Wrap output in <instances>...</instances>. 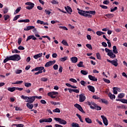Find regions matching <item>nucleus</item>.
<instances>
[{
    "instance_id": "1",
    "label": "nucleus",
    "mask_w": 127,
    "mask_h": 127,
    "mask_svg": "<svg viewBox=\"0 0 127 127\" xmlns=\"http://www.w3.org/2000/svg\"><path fill=\"white\" fill-rule=\"evenodd\" d=\"M105 52L107 53V55L110 57V58H116V56L115 54H118L119 52H118V49H117V46H114L113 47V51L106 48Z\"/></svg>"
},
{
    "instance_id": "2",
    "label": "nucleus",
    "mask_w": 127,
    "mask_h": 127,
    "mask_svg": "<svg viewBox=\"0 0 127 127\" xmlns=\"http://www.w3.org/2000/svg\"><path fill=\"white\" fill-rule=\"evenodd\" d=\"M21 59L20 56L18 54H15L12 56H7L6 58H5L3 60V63H6L7 61H19Z\"/></svg>"
},
{
    "instance_id": "3",
    "label": "nucleus",
    "mask_w": 127,
    "mask_h": 127,
    "mask_svg": "<svg viewBox=\"0 0 127 127\" xmlns=\"http://www.w3.org/2000/svg\"><path fill=\"white\" fill-rule=\"evenodd\" d=\"M21 98L23 100H27L26 102L27 103H30V104H32L34 101H35V96H25L24 95H21Z\"/></svg>"
},
{
    "instance_id": "4",
    "label": "nucleus",
    "mask_w": 127,
    "mask_h": 127,
    "mask_svg": "<svg viewBox=\"0 0 127 127\" xmlns=\"http://www.w3.org/2000/svg\"><path fill=\"white\" fill-rule=\"evenodd\" d=\"M78 12L80 15H82V16H85V17H92V15L88 14L87 12H84V11H87L83 10H81V9L77 8Z\"/></svg>"
},
{
    "instance_id": "5",
    "label": "nucleus",
    "mask_w": 127,
    "mask_h": 127,
    "mask_svg": "<svg viewBox=\"0 0 127 127\" xmlns=\"http://www.w3.org/2000/svg\"><path fill=\"white\" fill-rule=\"evenodd\" d=\"M58 92L52 91L48 93V96L49 97H50V98H51L52 99H55V98H56V96H55V95H58Z\"/></svg>"
},
{
    "instance_id": "6",
    "label": "nucleus",
    "mask_w": 127,
    "mask_h": 127,
    "mask_svg": "<svg viewBox=\"0 0 127 127\" xmlns=\"http://www.w3.org/2000/svg\"><path fill=\"white\" fill-rule=\"evenodd\" d=\"M54 120L55 121H56V122H58L60 125H66L67 124V122L66 121L62 119L61 118H55Z\"/></svg>"
},
{
    "instance_id": "7",
    "label": "nucleus",
    "mask_w": 127,
    "mask_h": 127,
    "mask_svg": "<svg viewBox=\"0 0 127 127\" xmlns=\"http://www.w3.org/2000/svg\"><path fill=\"white\" fill-rule=\"evenodd\" d=\"M26 5H28L26 7L27 9H32L34 7V3L31 2H27L25 3Z\"/></svg>"
},
{
    "instance_id": "8",
    "label": "nucleus",
    "mask_w": 127,
    "mask_h": 127,
    "mask_svg": "<svg viewBox=\"0 0 127 127\" xmlns=\"http://www.w3.org/2000/svg\"><path fill=\"white\" fill-rule=\"evenodd\" d=\"M107 62H109V63H111V64H112V65H114V66H115V67H117V66L119 65V63H118V59L113 61L107 59Z\"/></svg>"
},
{
    "instance_id": "9",
    "label": "nucleus",
    "mask_w": 127,
    "mask_h": 127,
    "mask_svg": "<svg viewBox=\"0 0 127 127\" xmlns=\"http://www.w3.org/2000/svg\"><path fill=\"white\" fill-rule=\"evenodd\" d=\"M56 63V61L54 60L53 61H49L45 65V67H50V66H52V65H54Z\"/></svg>"
},
{
    "instance_id": "10",
    "label": "nucleus",
    "mask_w": 127,
    "mask_h": 127,
    "mask_svg": "<svg viewBox=\"0 0 127 127\" xmlns=\"http://www.w3.org/2000/svg\"><path fill=\"white\" fill-rule=\"evenodd\" d=\"M74 107L76 108L77 110H79L80 112H81L83 114H85V111H84V110H83V108H82L81 105H80V104H74Z\"/></svg>"
},
{
    "instance_id": "11",
    "label": "nucleus",
    "mask_w": 127,
    "mask_h": 127,
    "mask_svg": "<svg viewBox=\"0 0 127 127\" xmlns=\"http://www.w3.org/2000/svg\"><path fill=\"white\" fill-rule=\"evenodd\" d=\"M87 105H88V106H90V109H92V110H94L95 109V107L93 106H95L96 105V103H95L94 102L91 101H87L86 102Z\"/></svg>"
},
{
    "instance_id": "12",
    "label": "nucleus",
    "mask_w": 127,
    "mask_h": 127,
    "mask_svg": "<svg viewBox=\"0 0 127 127\" xmlns=\"http://www.w3.org/2000/svg\"><path fill=\"white\" fill-rule=\"evenodd\" d=\"M79 102L80 103H83L86 100V96L84 94H81L79 95Z\"/></svg>"
},
{
    "instance_id": "13",
    "label": "nucleus",
    "mask_w": 127,
    "mask_h": 127,
    "mask_svg": "<svg viewBox=\"0 0 127 127\" xmlns=\"http://www.w3.org/2000/svg\"><path fill=\"white\" fill-rule=\"evenodd\" d=\"M101 118L103 120V124L105 126H108V125H109V123L108 122V119H107V118H106L104 115H101Z\"/></svg>"
},
{
    "instance_id": "14",
    "label": "nucleus",
    "mask_w": 127,
    "mask_h": 127,
    "mask_svg": "<svg viewBox=\"0 0 127 127\" xmlns=\"http://www.w3.org/2000/svg\"><path fill=\"white\" fill-rule=\"evenodd\" d=\"M64 8L66 11H67V13H69V14H71V13L73 12V10L72 9V8H71V7L69 6H67L66 7L65 6Z\"/></svg>"
},
{
    "instance_id": "15",
    "label": "nucleus",
    "mask_w": 127,
    "mask_h": 127,
    "mask_svg": "<svg viewBox=\"0 0 127 127\" xmlns=\"http://www.w3.org/2000/svg\"><path fill=\"white\" fill-rule=\"evenodd\" d=\"M42 70H44V67L43 66H39L32 69L31 72H34V71H40Z\"/></svg>"
},
{
    "instance_id": "16",
    "label": "nucleus",
    "mask_w": 127,
    "mask_h": 127,
    "mask_svg": "<svg viewBox=\"0 0 127 127\" xmlns=\"http://www.w3.org/2000/svg\"><path fill=\"white\" fill-rule=\"evenodd\" d=\"M88 78L90 81H93L94 82H97L98 81V79L95 77V76L89 75Z\"/></svg>"
},
{
    "instance_id": "17",
    "label": "nucleus",
    "mask_w": 127,
    "mask_h": 127,
    "mask_svg": "<svg viewBox=\"0 0 127 127\" xmlns=\"http://www.w3.org/2000/svg\"><path fill=\"white\" fill-rule=\"evenodd\" d=\"M70 61L73 64L77 63V62H78V58L76 57H72L70 58Z\"/></svg>"
},
{
    "instance_id": "18",
    "label": "nucleus",
    "mask_w": 127,
    "mask_h": 127,
    "mask_svg": "<svg viewBox=\"0 0 127 127\" xmlns=\"http://www.w3.org/2000/svg\"><path fill=\"white\" fill-rule=\"evenodd\" d=\"M34 28H35L34 26H28L24 29V30H25V31H28L31 29H34Z\"/></svg>"
},
{
    "instance_id": "19",
    "label": "nucleus",
    "mask_w": 127,
    "mask_h": 127,
    "mask_svg": "<svg viewBox=\"0 0 127 127\" xmlns=\"http://www.w3.org/2000/svg\"><path fill=\"white\" fill-rule=\"evenodd\" d=\"M30 39H33V40H36L37 38L34 36V35H30L27 37L26 41L27 42L29 40H30Z\"/></svg>"
},
{
    "instance_id": "20",
    "label": "nucleus",
    "mask_w": 127,
    "mask_h": 127,
    "mask_svg": "<svg viewBox=\"0 0 127 127\" xmlns=\"http://www.w3.org/2000/svg\"><path fill=\"white\" fill-rule=\"evenodd\" d=\"M87 88L90 92H92V93H95V87L93 86L88 85L87 86Z\"/></svg>"
},
{
    "instance_id": "21",
    "label": "nucleus",
    "mask_w": 127,
    "mask_h": 127,
    "mask_svg": "<svg viewBox=\"0 0 127 127\" xmlns=\"http://www.w3.org/2000/svg\"><path fill=\"white\" fill-rule=\"evenodd\" d=\"M42 55H43V54H42V53H41L34 55L33 57L34 59H38V58H41V57H42Z\"/></svg>"
},
{
    "instance_id": "22",
    "label": "nucleus",
    "mask_w": 127,
    "mask_h": 127,
    "mask_svg": "<svg viewBox=\"0 0 127 127\" xmlns=\"http://www.w3.org/2000/svg\"><path fill=\"white\" fill-rule=\"evenodd\" d=\"M108 96L109 97L110 99H111V100H115L116 99V95L112 94L111 93L108 94Z\"/></svg>"
},
{
    "instance_id": "23",
    "label": "nucleus",
    "mask_w": 127,
    "mask_h": 127,
    "mask_svg": "<svg viewBox=\"0 0 127 127\" xmlns=\"http://www.w3.org/2000/svg\"><path fill=\"white\" fill-rule=\"evenodd\" d=\"M26 106L28 109H30V110H32V109H33V104H32L28 103L26 104Z\"/></svg>"
},
{
    "instance_id": "24",
    "label": "nucleus",
    "mask_w": 127,
    "mask_h": 127,
    "mask_svg": "<svg viewBox=\"0 0 127 127\" xmlns=\"http://www.w3.org/2000/svg\"><path fill=\"white\" fill-rule=\"evenodd\" d=\"M66 60H68V57L67 56H65L64 58L60 59V61H61V62H65Z\"/></svg>"
},
{
    "instance_id": "25",
    "label": "nucleus",
    "mask_w": 127,
    "mask_h": 127,
    "mask_svg": "<svg viewBox=\"0 0 127 127\" xmlns=\"http://www.w3.org/2000/svg\"><path fill=\"white\" fill-rule=\"evenodd\" d=\"M84 12H86L87 13H89V14H93V15H95L96 14V11H84Z\"/></svg>"
},
{
    "instance_id": "26",
    "label": "nucleus",
    "mask_w": 127,
    "mask_h": 127,
    "mask_svg": "<svg viewBox=\"0 0 127 127\" xmlns=\"http://www.w3.org/2000/svg\"><path fill=\"white\" fill-rule=\"evenodd\" d=\"M7 90L9 91V92H14L15 91V87H8Z\"/></svg>"
},
{
    "instance_id": "27",
    "label": "nucleus",
    "mask_w": 127,
    "mask_h": 127,
    "mask_svg": "<svg viewBox=\"0 0 127 127\" xmlns=\"http://www.w3.org/2000/svg\"><path fill=\"white\" fill-rule=\"evenodd\" d=\"M85 121L87 124H92V120L89 118V117L85 118Z\"/></svg>"
},
{
    "instance_id": "28",
    "label": "nucleus",
    "mask_w": 127,
    "mask_h": 127,
    "mask_svg": "<svg viewBox=\"0 0 127 127\" xmlns=\"http://www.w3.org/2000/svg\"><path fill=\"white\" fill-rule=\"evenodd\" d=\"M105 16H106L108 18H113V17L115 16V15L114 14H106L105 15Z\"/></svg>"
},
{
    "instance_id": "29",
    "label": "nucleus",
    "mask_w": 127,
    "mask_h": 127,
    "mask_svg": "<svg viewBox=\"0 0 127 127\" xmlns=\"http://www.w3.org/2000/svg\"><path fill=\"white\" fill-rule=\"evenodd\" d=\"M113 93L115 95H117L118 94V90H119V88L118 87H113Z\"/></svg>"
},
{
    "instance_id": "30",
    "label": "nucleus",
    "mask_w": 127,
    "mask_h": 127,
    "mask_svg": "<svg viewBox=\"0 0 127 127\" xmlns=\"http://www.w3.org/2000/svg\"><path fill=\"white\" fill-rule=\"evenodd\" d=\"M96 34L98 36H101V35H103V34H106V33L102 31H98L96 32Z\"/></svg>"
},
{
    "instance_id": "31",
    "label": "nucleus",
    "mask_w": 127,
    "mask_h": 127,
    "mask_svg": "<svg viewBox=\"0 0 127 127\" xmlns=\"http://www.w3.org/2000/svg\"><path fill=\"white\" fill-rule=\"evenodd\" d=\"M101 101L102 103H103V104H105V105L109 104V101L105 99H101Z\"/></svg>"
},
{
    "instance_id": "32",
    "label": "nucleus",
    "mask_w": 127,
    "mask_h": 127,
    "mask_svg": "<svg viewBox=\"0 0 127 127\" xmlns=\"http://www.w3.org/2000/svg\"><path fill=\"white\" fill-rule=\"evenodd\" d=\"M95 107L94 109L97 110V111H101L102 110V107H100L99 106H98L97 104H95V105L94 106Z\"/></svg>"
},
{
    "instance_id": "33",
    "label": "nucleus",
    "mask_w": 127,
    "mask_h": 127,
    "mask_svg": "<svg viewBox=\"0 0 127 127\" xmlns=\"http://www.w3.org/2000/svg\"><path fill=\"white\" fill-rule=\"evenodd\" d=\"M125 96V93H120L118 95V99H123V98H124Z\"/></svg>"
},
{
    "instance_id": "34",
    "label": "nucleus",
    "mask_w": 127,
    "mask_h": 127,
    "mask_svg": "<svg viewBox=\"0 0 127 127\" xmlns=\"http://www.w3.org/2000/svg\"><path fill=\"white\" fill-rule=\"evenodd\" d=\"M62 44H63V45H64V46H69V45H68V43H67V41L65 40H63L62 41Z\"/></svg>"
},
{
    "instance_id": "35",
    "label": "nucleus",
    "mask_w": 127,
    "mask_h": 127,
    "mask_svg": "<svg viewBox=\"0 0 127 127\" xmlns=\"http://www.w3.org/2000/svg\"><path fill=\"white\" fill-rule=\"evenodd\" d=\"M80 73L84 75H88V71L84 70H81Z\"/></svg>"
},
{
    "instance_id": "36",
    "label": "nucleus",
    "mask_w": 127,
    "mask_h": 127,
    "mask_svg": "<svg viewBox=\"0 0 127 127\" xmlns=\"http://www.w3.org/2000/svg\"><path fill=\"white\" fill-rule=\"evenodd\" d=\"M23 83V81H16L15 83H12V85L18 84H22Z\"/></svg>"
},
{
    "instance_id": "37",
    "label": "nucleus",
    "mask_w": 127,
    "mask_h": 127,
    "mask_svg": "<svg viewBox=\"0 0 127 127\" xmlns=\"http://www.w3.org/2000/svg\"><path fill=\"white\" fill-rule=\"evenodd\" d=\"M20 10H21V7H18L16 9V10L14 12V14H16V13H18V12H19L20 11Z\"/></svg>"
},
{
    "instance_id": "38",
    "label": "nucleus",
    "mask_w": 127,
    "mask_h": 127,
    "mask_svg": "<svg viewBox=\"0 0 127 127\" xmlns=\"http://www.w3.org/2000/svg\"><path fill=\"white\" fill-rule=\"evenodd\" d=\"M76 116L78 118L81 123H84V121H83V119H82V117L79 114H76Z\"/></svg>"
},
{
    "instance_id": "39",
    "label": "nucleus",
    "mask_w": 127,
    "mask_h": 127,
    "mask_svg": "<svg viewBox=\"0 0 127 127\" xmlns=\"http://www.w3.org/2000/svg\"><path fill=\"white\" fill-rule=\"evenodd\" d=\"M50 103L54 106H56V105H60V102H54L53 101H50Z\"/></svg>"
},
{
    "instance_id": "40",
    "label": "nucleus",
    "mask_w": 127,
    "mask_h": 127,
    "mask_svg": "<svg viewBox=\"0 0 127 127\" xmlns=\"http://www.w3.org/2000/svg\"><path fill=\"white\" fill-rule=\"evenodd\" d=\"M71 127H80V126H79V124L75 123H72L71 124Z\"/></svg>"
},
{
    "instance_id": "41",
    "label": "nucleus",
    "mask_w": 127,
    "mask_h": 127,
    "mask_svg": "<svg viewBox=\"0 0 127 127\" xmlns=\"http://www.w3.org/2000/svg\"><path fill=\"white\" fill-rule=\"evenodd\" d=\"M53 113H61L60 109L59 108H56L55 109L53 110Z\"/></svg>"
},
{
    "instance_id": "42",
    "label": "nucleus",
    "mask_w": 127,
    "mask_h": 127,
    "mask_svg": "<svg viewBox=\"0 0 127 127\" xmlns=\"http://www.w3.org/2000/svg\"><path fill=\"white\" fill-rule=\"evenodd\" d=\"M15 74H21V73H22V70L21 69H16L15 71Z\"/></svg>"
},
{
    "instance_id": "43",
    "label": "nucleus",
    "mask_w": 127,
    "mask_h": 127,
    "mask_svg": "<svg viewBox=\"0 0 127 127\" xmlns=\"http://www.w3.org/2000/svg\"><path fill=\"white\" fill-rule=\"evenodd\" d=\"M77 67H84V65L83 64V62H80L77 64Z\"/></svg>"
},
{
    "instance_id": "44",
    "label": "nucleus",
    "mask_w": 127,
    "mask_h": 127,
    "mask_svg": "<svg viewBox=\"0 0 127 127\" xmlns=\"http://www.w3.org/2000/svg\"><path fill=\"white\" fill-rule=\"evenodd\" d=\"M25 86L27 87V88L29 87H31V83H28V82H25Z\"/></svg>"
},
{
    "instance_id": "45",
    "label": "nucleus",
    "mask_w": 127,
    "mask_h": 127,
    "mask_svg": "<svg viewBox=\"0 0 127 127\" xmlns=\"http://www.w3.org/2000/svg\"><path fill=\"white\" fill-rule=\"evenodd\" d=\"M46 123H52V118H48L45 119Z\"/></svg>"
},
{
    "instance_id": "46",
    "label": "nucleus",
    "mask_w": 127,
    "mask_h": 127,
    "mask_svg": "<svg viewBox=\"0 0 127 127\" xmlns=\"http://www.w3.org/2000/svg\"><path fill=\"white\" fill-rule=\"evenodd\" d=\"M20 17V15H16L14 18H13V21H15V20H17V19H18V18Z\"/></svg>"
},
{
    "instance_id": "47",
    "label": "nucleus",
    "mask_w": 127,
    "mask_h": 127,
    "mask_svg": "<svg viewBox=\"0 0 127 127\" xmlns=\"http://www.w3.org/2000/svg\"><path fill=\"white\" fill-rule=\"evenodd\" d=\"M86 46L88 48V49H90L91 50L93 49V48H92V45H91V44H86Z\"/></svg>"
},
{
    "instance_id": "48",
    "label": "nucleus",
    "mask_w": 127,
    "mask_h": 127,
    "mask_svg": "<svg viewBox=\"0 0 127 127\" xmlns=\"http://www.w3.org/2000/svg\"><path fill=\"white\" fill-rule=\"evenodd\" d=\"M48 80V78L46 77H42L41 78V81H42L43 82H47V81Z\"/></svg>"
},
{
    "instance_id": "49",
    "label": "nucleus",
    "mask_w": 127,
    "mask_h": 127,
    "mask_svg": "<svg viewBox=\"0 0 127 127\" xmlns=\"http://www.w3.org/2000/svg\"><path fill=\"white\" fill-rule=\"evenodd\" d=\"M3 17L4 18V20H7V19L9 18L10 16H9V15L5 14Z\"/></svg>"
},
{
    "instance_id": "50",
    "label": "nucleus",
    "mask_w": 127,
    "mask_h": 127,
    "mask_svg": "<svg viewBox=\"0 0 127 127\" xmlns=\"http://www.w3.org/2000/svg\"><path fill=\"white\" fill-rule=\"evenodd\" d=\"M96 57L97 58V59H98L99 60H101V55L99 53H97L96 54Z\"/></svg>"
},
{
    "instance_id": "51",
    "label": "nucleus",
    "mask_w": 127,
    "mask_h": 127,
    "mask_svg": "<svg viewBox=\"0 0 127 127\" xmlns=\"http://www.w3.org/2000/svg\"><path fill=\"white\" fill-rule=\"evenodd\" d=\"M20 51H18L17 49H14L12 51V53H20Z\"/></svg>"
},
{
    "instance_id": "52",
    "label": "nucleus",
    "mask_w": 127,
    "mask_h": 127,
    "mask_svg": "<svg viewBox=\"0 0 127 127\" xmlns=\"http://www.w3.org/2000/svg\"><path fill=\"white\" fill-rule=\"evenodd\" d=\"M69 81L72 82V83H77V80L74 78H70Z\"/></svg>"
},
{
    "instance_id": "53",
    "label": "nucleus",
    "mask_w": 127,
    "mask_h": 127,
    "mask_svg": "<svg viewBox=\"0 0 127 127\" xmlns=\"http://www.w3.org/2000/svg\"><path fill=\"white\" fill-rule=\"evenodd\" d=\"M103 81H104V82L107 84H110V83H111V81H110V80L107 79L106 78H103Z\"/></svg>"
},
{
    "instance_id": "54",
    "label": "nucleus",
    "mask_w": 127,
    "mask_h": 127,
    "mask_svg": "<svg viewBox=\"0 0 127 127\" xmlns=\"http://www.w3.org/2000/svg\"><path fill=\"white\" fill-rule=\"evenodd\" d=\"M51 2L53 4H58V2L57 1V0H52V1Z\"/></svg>"
},
{
    "instance_id": "55",
    "label": "nucleus",
    "mask_w": 127,
    "mask_h": 127,
    "mask_svg": "<svg viewBox=\"0 0 127 127\" xmlns=\"http://www.w3.org/2000/svg\"><path fill=\"white\" fill-rule=\"evenodd\" d=\"M99 6H100V7H102V8H103L104 9H107L108 8V6L104 5H100Z\"/></svg>"
},
{
    "instance_id": "56",
    "label": "nucleus",
    "mask_w": 127,
    "mask_h": 127,
    "mask_svg": "<svg viewBox=\"0 0 127 127\" xmlns=\"http://www.w3.org/2000/svg\"><path fill=\"white\" fill-rule=\"evenodd\" d=\"M14 126L16 127H23L24 126L23 124H15Z\"/></svg>"
},
{
    "instance_id": "57",
    "label": "nucleus",
    "mask_w": 127,
    "mask_h": 127,
    "mask_svg": "<svg viewBox=\"0 0 127 127\" xmlns=\"http://www.w3.org/2000/svg\"><path fill=\"white\" fill-rule=\"evenodd\" d=\"M8 12V9L7 7L4 8L3 13L5 14V13H7Z\"/></svg>"
},
{
    "instance_id": "58",
    "label": "nucleus",
    "mask_w": 127,
    "mask_h": 127,
    "mask_svg": "<svg viewBox=\"0 0 127 127\" xmlns=\"http://www.w3.org/2000/svg\"><path fill=\"white\" fill-rule=\"evenodd\" d=\"M58 64H55L54 66H53V68L54 69V70H58Z\"/></svg>"
},
{
    "instance_id": "59",
    "label": "nucleus",
    "mask_w": 127,
    "mask_h": 127,
    "mask_svg": "<svg viewBox=\"0 0 127 127\" xmlns=\"http://www.w3.org/2000/svg\"><path fill=\"white\" fill-rule=\"evenodd\" d=\"M80 84L82 85V86H86V82L84 80L81 81Z\"/></svg>"
},
{
    "instance_id": "60",
    "label": "nucleus",
    "mask_w": 127,
    "mask_h": 127,
    "mask_svg": "<svg viewBox=\"0 0 127 127\" xmlns=\"http://www.w3.org/2000/svg\"><path fill=\"white\" fill-rule=\"evenodd\" d=\"M118 9V7H115L114 8L111 9V12H113V11H116Z\"/></svg>"
},
{
    "instance_id": "61",
    "label": "nucleus",
    "mask_w": 127,
    "mask_h": 127,
    "mask_svg": "<svg viewBox=\"0 0 127 127\" xmlns=\"http://www.w3.org/2000/svg\"><path fill=\"white\" fill-rule=\"evenodd\" d=\"M37 23H38V24H43V21H41L40 20H38L37 21Z\"/></svg>"
},
{
    "instance_id": "62",
    "label": "nucleus",
    "mask_w": 127,
    "mask_h": 127,
    "mask_svg": "<svg viewBox=\"0 0 127 127\" xmlns=\"http://www.w3.org/2000/svg\"><path fill=\"white\" fill-rule=\"evenodd\" d=\"M19 50H24V47L22 46H20L18 47Z\"/></svg>"
},
{
    "instance_id": "63",
    "label": "nucleus",
    "mask_w": 127,
    "mask_h": 127,
    "mask_svg": "<svg viewBox=\"0 0 127 127\" xmlns=\"http://www.w3.org/2000/svg\"><path fill=\"white\" fill-rule=\"evenodd\" d=\"M109 3H110V1L108 0L103 1V4H109Z\"/></svg>"
},
{
    "instance_id": "64",
    "label": "nucleus",
    "mask_w": 127,
    "mask_h": 127,
    "mask_svg": "<svg viewBox=\"0 0 127 127\" xmlns=\"http://www.w3.org/2000/svg\"><path fill=\"white\" fill-rule=\"evenodd\" d=\"M102 46L104 47H107V46H108V45L107 44V43L105 42H103L102 43Z\"/></svg>"
}]
</instances>
